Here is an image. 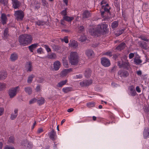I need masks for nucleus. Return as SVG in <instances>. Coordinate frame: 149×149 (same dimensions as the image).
<instances>
[{
	"instance_id": "1",
	"label": "nucleus",
	"mask_w": 149,
	"mask_h": 149,
	"mask_svg": "<svg viewBox=\"0 0 149 149\" xmlns=\"http://www.w3.org/2000/svg\"><path fill=\"white\" fill-rule=\"evenodd\" d=\"M107 26L106 24H99L97 25L96 29L93 28L92 29H90L89 32L93 36H95L97 33H102L107 31Z\"/></svg>"
},
{
	"instance_id": "2",
	"label": "nucleus",
	"mask_w": 149,
	"mask_h": 149,
	"mask_svg": "<svg viewBox=\"0 0 149 149\" xmlns=\"http://www.w3.org/2000/svg\"><path fill=\"white\" fill-rule=\"evenodd\" d=\"M18 40L20 45L26 46L31 42L32 38L30 35L24 34L19 36Z\"/></svg>"
},
{
	"instance_id": "3",
	"label": "nucleus",
	"mask_w": 149,
	"mask_h": 149,
	"mask_svg": "<svg viewBox=\"0 0 149 149\" xmlns=\"http://www.w3.org/2000/svg\"><path fill=\"white\" fill-rule=\"evenodd\" d=\"M69 59L71 65L77 64L78 61V55L77 53L76 52H71Z\"/></svg>"
},
{
	"instance_id": "4",
	"label": "nucleus",
	"mask_w": 149,
	"mask_h": 149,
	"mask_svg": "<svg viewBox=\"0 0 149 149\" xmlns=\"http://www.w3.org/2000/svg\"><path fill=\"white\" fill-rule=\"evenodd\" d=\"M106 1L104 0H102L101 2L102 9L100 10L101 15L102 17H104V14L105 12H109L110 7L109 6L108 4L106 3Z\"/></svg>"
},
{
	"instance_id": "5",
	"label": "nucleus",
	"mask_w": 149,
	"mask_h": 149,
	"mask_svg": "<svg viewBox=\"0 0 149 149\" xmlns=\"http://www.w3.org/2000/svg\"><path fill=\"white\" fill-rule=\"evenodd\" d=\"M127 57L125 56L124 57V59L125 60V62H123L122 59L121 61H118V65L120 68H127L129 66V63L127 60Z\"/></svg>"
},
{
	"instance_id": "6",
	"label": "nucleus",
	"mask_w": 149,
	"mask_h": 149,
	"mask_svg": "<svg viewBox=\"0 0 149 149\" xmlns=\"http://www.w3.org/2000/svg\"><path fill=\"white\" fill-rule=\"evenodd\" d=\"M19 88V87L17 86L9 89L8 94L10 98H13L16 96Z\"/></svg>"
},
{
	"instance_id": "7",
	"label": "nucleus",
	"mask_w": 149,
	"mask_h": 149,
	"mask_svg": "<svg viewBox=\"0 0 149 149\" xmlns=\"http://www.w3.org/2000/svg\"><path fill=\"white\" fill-rule=\"evenodd\" d=\"M14 14L18 20H22L24 16L23 12L21 10L15 11Z\"/></svg>"
},
{
	"instance_id": "8",
	"label": "nucleus",
	"mask_w": 149,
	"mask_h": 149,
	"mask_svg": "<svg viewBox=\"0 0 149 149\" xmlns=\"http://www.w3.org/2000/svg\"><path fill=\"white\" fill-rule=\"evenodd\" d=\"M101 63L105 67H108L111 65L110 60L108 58L103 57L101 58Z\"/></svg>"
},
{
	"instance_id": "9",
	"label": "nucleus",
	"mask_w": 149,
	"mask_h": 149,
	"mask_svg": "<svg viewBox=\"0 0 149 149\" xmlns=\"http://www.w3.org/2000/svg\"><path fill=\"white\" fill-rule=\"evenodd\" d=\"M13 7L15 9L19 8L21 5V3L18 0H12Z\"/></svg>"
},
{
	"instance_id": "10",
	"label": "nucleus",
	"mask_w": 149,
	"mask_h": 149,
	"mask_svg": "<svg viewBox=\"0 0 149 149\" xmlns=\"http://www.w3.org/2000/svg\"><path fill=\"white\" fill-rule=\"evenodd\" d=\"M118 74L121 77H126L128 76L129 73L127 71L120 70L118 72Z\"/></svg>"
},
{
	"instance_id": "11",
	"label": "nucleus",
	"mask_w": 149,
	"mask_h": 149,
	"mask_svg": "<svg viewBox=\"0 0 149 149\" xmlns=\"http://www.w3.org/2000/svg\"><path fill=\"white\" fill-rule=\"evenodd\" d=\"M22 145L26 148L27 149H31L32 147V144L31 143L25 140L22 142Z\"/></svg>"
},
{
	"instance_id": "12",
	"label": "nucleus",
	"mask_w": 149,
	"mask_h": 149,
	"mask_svg": "<svg viewBox=\"0 0 149 149\" xmlns=\"http://www.w3.org/2000/svg\"><path fill=\"white\" fill-rule=\"evenodd\" d=\"M130 91V95L132 96H135L136 94L135 89L134 86L133 85L131 86L128 87Z\"/></svg>"
},
{
	"instance_id": "13",
	"label": "nucleus",
	"mask_w": 149,
	"mask_h": 149,
	"mask_svg": "<svg viewBox=\"0 0 149 149\" xmlns=\"http://www.w3.org/2000/svg\"><path fill=\"white\" fill-rule=\"evenodd\" d=\"M85 54L88 58H91L94 56V52L91 49H88L85 51Z\"/></svg>"
},
{
	"instance_id": "14",
	"label": "nucleus",
	"mask_w": 149,
	"mask_h": 149,
	"mask_svg": "<svg viewBox=\"0 0 149 149\" xmlns=\"http://www.w3.org/2000/svg\"><path fill=\"white\" fill-rule=\"evenodd\" d=\"M25 68L27 72H30L32 71V67L31 63L30 62H28L26 63Z\"/></svg>"
},
{
	"instance_id": "15",
	"label": "nucleus",
	"mask_w": 149,
	"mask_h": 149,
	"mask_svg": "<svg viewBox=\"0 0 149 149\" xmlns=\"http://www.w3.org/2000/svg\"><path fill=\"white\" fill-rule=\"evenodd\" d=\"M50 138L53 140H55L56 138V132L53 129H52L49 134Z\"/></svg>"
},
{
	"instance_id": "16",
	"label": "nucleus",
	"mask_w": 149,
	"mask_h": 149,
	"mask_svg": "<svg viewBox=\"0 0 149 149\" xmlns=\"http://www.w3.org/2000/svg\"><path fill=\"white\" fill-rule=\"evenodd\" d=\"M18 109H15L14 110V112L12 113L10 117V119L12 120H14L16 118L18 115Z\"/></svg>"
},
{
	"instance_id": "17",
	"label": "nucleus",
	"mask_w": 149,
	"mask_h": 149,
	"mask_svg": "<svg viewBox=\"0 0 149 149\" xmlns=\"http://www.w3.org/2000/svg\"><path fill=\"white\" fill-rule=\"evenodd\" d=\"M54 69L55 71H57L60 68L61 64L59 61H55L53 64Z\"/></svg>"
},
{
	"instance_id": "18",
	"label": "nucleus",
	"mask_w": 149,
	"mask_h": 149,
	"mask_svg": "<svg viewBox=\"0 0 149 149\" xmlns=\"http://www.w3.org/2000/svg\"><path fill=\"white\" fill-rule=\"evenodd\" d=\"M72 70L71 69H64L61 73L60 75L62 77L66 76L68 74L71 72Z\"/></svg>"
},
{
	"instance_id": "19",
	"label": "nucleus",
	"mask_w": 149,
	"mask_h": 149,
	"mask_svg": "<svg viewBox=\"0 0 149 149\" xmlns=\"http://www.w3.org/2000/svg\"><path fill=\"white\" fill-rule=\"evenodd\" d=\"M69 46L70 47L72 48H76L78 46V44L77 41L75 40H72V41H70L69 44Z\"/></svg>"
},
{
	"instance_id": "20",
	"label": "nucleus",
	"mask_w": 149,
	"mask_h": 149,
	"mask_svg": "<svg viewBox=\"0 0 149 149\" xmlns=\"http://www.w3.org/2000/svg\"><path fill=\"white\" fill-rule=\"evenodd\" d=\"M1 22L3 25L6 23L7 18L6 15L4 14H2L1 17Z\"/></svg>"
},
{
	"instance_id": "21",
	"label": "nucleus",
	"mask_w": 149,
	"mask_h": 149,
	"mask_svg": "<svg viewBox=\"0 0 149 149\" xmlns=\"http://www.w3.org/2000/svg\"><path fill=\"white\" fill-rule=\"evenodd\" d=\"M38 45V43L33 44L29 46L28 47V48L31 52H33V49L37 47Z\"/></svg>"
},
{
	"instance_id": "22",
	"label": "nucleus",
	"mask_w": 149,
	"mask_h": 149,
	"mask_svg": "<svg viewBox=\"0 0 149 149\" xmlns=\"http://www.w3.org/2000/svg\"><path fill=\"white\" fill-rule=\"evenodd\" d=\"M134 59V63L136 65H139L142 62V61L140 59L139 57H136Z\"/></svg>"
},
{
	"instance_id": "23",
	"label": "nucleus",
	"mask_w": 149,
	"mask_h": 149,
	"mask_svg": "<svg viewBox=\"0 0 149 149\" xmlns=\"http://www.w3.org/2000/svg\"><path fill=\"white\" fill-rule=\"evenodd\" d=\"M91 16V14L89 11L85 10L84 11L83 14V17L84 18H87L90 17Z\"/></svg>"
},
{
	"instance_id": "24",
	"label": "nucleus",
	"mask_w": 149,
	"mask_h": 149,
	"mask_svg": "<svg viewBox=\"0 0 149 149\" xmlns=\"http://www.w3.org/2000/svg\"><path fill=\"white\" fill-rule=\"evenodd\" d=\"M91 71L89 69H86L84 73V76L86 78H88L91 75Z\"/></svg>"
},
{
	"instance_id": "25",
	"label": "nucleus",
	"mask_w": 149,
	"mask_h": 149,
	"mask_svg": "<svg viewBox=\"0 0 149 149\" xmlns=\"http://www.w3.org/2000/svg\"><path fill=\"white\" fill-rule=\"evenodd\" d=\"M125 43L124 42L121 43L116 48L118 50H120L124 49L125 47Z\"/></svg>"
},
{
	"instance_id": "26",
	"label": "nucleus",
	"mask_w": 149,
	"mask_h": 149,
	"mask_svg": "<svg viewBox=\"0 0 149 149\" xmlns=\"http://www.w3.org/2000/svg\"><path fill=\"white\" fill-rule=\"evenodd\" d=\"M52 47L53 50L56 52H58L61 49L59 46L54 44L52 45Z\"/></svg>"
},
{
	"instance_id": "27",
	"label": "nucleus",
	"mask_w": 149,
	"mask_h": 149,
	"mask_svg": "<svg viewBox=\"0 0 149 149\" xmlns=\"http://www.w3.org/2000/svg\"><path fill=\"white\" fill-rule=\"evenodd\" d=\"M25 91L28 95H30L32 93V89L30 87H26L24 88Z\"/></svg>"
},
{
	"instance_id": "28",
	"label": "nucleus",
	"mask_w": 149,
	"mask_h": 149,
	"mask_svg": "<svg viewBox=\"0 0 149 149\" xmlns=\"http://www.w3.org/2000/svg\"><path fill=\"white\" fill-rule=\"evenodd\" d=\"M18 58L17 55L15 53L12 54L10 56V59L12 61H15Z\"/></svg>"
},
{
	"instance_id": "29",
	"label": "nucleus",
	"mask_w": 149,
	"mask_h": 149,
	"mask_svg": "<svg viewBox=\"0 0 149 149\" xmlns=\"http://www.w3.org/2000/svg\"><path fill=\"white\" fill-rule=\"evenodd\" d=\"M67 80H65L63 81H61L58 83L57 85V86L58 87H62L63 86L65 85L67 82Z\"/></svg>"
},
{
	"instance_id": "30",
	"label": "nucleus",
	"mask_w": 149,
	"mask_h": 149,
	"mask_svg": "<svg viewBox=\"0 0 149 149\" xmlns=\"http://www.w3.org/2000/svg\"><path fill=\"white\" fill-rule=\"evenodd\" d=\"M7 73L5 72L0 73V80H2L5 79L7 77Z\"/></svg>"
},
{
	"instance_id": "31",
	"label": "nucleus",
	"mask_w": 149,
	"mask_h": 149,
	"mask_svg": "<svg viewBox=\"0 0 149 149\" xmlns=\"http://www.w3.org/2000/svg\"><path fill=\"white\" fill-rule=\"evenodd\" d=\"M143 136L145 138H147L149 136V130L148 128L145 129L143 132Z\"/></svg>"
},
{
	"instance_id": "32",
	"label": "nucleus",
	"mask_w": 149,
	"mask_h": 149,
	"mask_svg": "<svg viewBox=\"0 0 149 149\" xmlns=\"http://www.w3.org/2000/svg\"><path fill=\"white\" fill-rule=\"evenodd\" d=\"M63 20H64L68 22H71L74 18L72 17H68V16H64L63 18Z\"/></svg>"
},
{
	"instance_id": "33",
	"label": "nucleus",
	"mask_w": 149,
	"mask_h": 149,
	"mask_svg": "<svg viewBox=\"0 0 149 149\" xmlns=\"http://www.w3.org/2000/svg\"><path fill=\"white\" fill-rule=\"evenodd\" d=\"M72 90V89L70 87H65L63 88L62 89L63 91L65 93H67L71 91Z\"/></svg>"
},
{
	"instance_id": "34",
	"label": "nucleus",
	"mask_w": 149,
	"mask_h": 149,
	"mask_svg": "<svg viewBox=\"0 0 149 149\" xmlns=\"http://www.w3.org/2000/svg\"><path fill=\"white\" fill-rule=\"evenodd\" d=\"M47 57L49 59H55L56 57V55L54 53H52L51 54L48 55Z\"/></svg>"
},
{
	"instance_id": "35",
	"label": "nucleus",
	"mask_w": 149,
	"mask_h": 149,
	"mask_svg": "<svg viewBox=\"0 0 149 149\" xmlns=\"http://www.w3.org/2000/svg\"><path fill=\"white\" fill-rule=\"evenodd\" d=\"M84 30V27L82 26H79L77 27V31L79 33L82 32Z\"/></svg>"
},
{
	"instance_id": "36",
	"label": "nucleus",
	"mask_w": 149,
	"mask_h": 149,
	"mask_svg": "<svg viewBox=\"0 0 149 149\" xmlns=\"http://www.w3.org/2000/svg\"><path fill=\"white\" fill-rule=\"evenodd\" d=\"M95 103L94 102H91L87 103L86 104V106L89 108H91L94 106Z\"/></svg>"
},
{
	"instance_id": "37",
	"label": "nucleus",
	"mask_w": 149,
	"mask_h": 149,
	"mask_svg": "<svg viewBox=\"0 0 149 149\" xmlns=\"http://www.w3.org/2000/svg\"><path fill=\"white\" fill-rule=\"evenodd\" d=\"M38 103L39 105H42L45 102V100L43 98H41L38 100Z\"/></svg>"
},
{
	"instance_id": "38",
	"label": "nucleus",
	"mask_w": 149,
	"mask_h": 149,
	"mask_svg": "<svg viewBox=\"0 0 149 149\" xmlns=\"http://www.w3.org/2000/svg\"><path fill=\"white\" fill-rule=\"evenodd\" d=\"M82 77V75L81 74H78L76 75L75 76H74L73 77V78L74 79H81Z\"/></svg>"
},
{
	"instance_id": "39",
	"label": "nucleus",
	"mask_w": 149,
	"mask_h": 149,
	"mask_svg": "<svg viewBox=\"0 0 149 149\" xmlns=\"http://www.w3.org/2000/svg\"><path fill=\"white\" fill-rule=\"evenodd\" d=\"M118 25V22L117 21H114L111 24V27L113 28H115L117 27Z\"/></svg>"
},
{
	"instance_id": "40",
	"label": "nucleus",
	"mask_w": 149,
	"mask_h": 149,
	"mask_svg": "<svg viewBox=\"0 0 149 149\" xmlns=\"http://www.w3.org/2000/svg\"><path fill=\"white\" fill-rule=\"evenodd\" d=\"M87 39V38L86 36L83 35L81 36L79 38V40L81 42H83Z\"/></svg>"
},
{
	"instance_id": "41",
	"label": "nucleus",
	"mask_w": 149,
	"mask_h": 149,
	"mask_svg": "<svg viewBox=\"0 0 149 149\" xmlns=\"http://www.w3.org/2000/svg\"><path fill=\"white\" fill-rule=\"evenodd\" d=\"M140 46L141 47L144 49H146L147 46L146 43L145 42H142L141 43Z\"/></svg>"
},
{
	"instance_id": "42",
	"label": "nucleus",
	"mask_w": 149,
	"mask_h": 149,
	"mask_svg": "<svg viewBox=\"0 0 149 149\" xmlns=\"http://www.w3.org/2000/svg\"><path fill=\"white\" fill-rule=\"evenodd\" d=\"M34 77V76L33 75H30L28 78L27 79V82L28 83H30L32 81L33 78Z\"/></svg>"
},
{
	"instance_id": "43",
	"label": "nucleus",
	"mask_w": 149,
	"mask_h": 149,
	"mask_svg": "<svg viewBox=\"0 0 149 149\" xmlns=\"http://www.w3.org/2000/svg\"><path fill=\"white\" fill-rule=\"evenodd\" d=\"M86 84V86H89L91 85L93 82V81L91 80H87L86 79L84 80Z\"/></svg>"
},
{
	"instance_id": "44",
	"label": "nucleus",
	"mask_w": 149,
	"mask_h": 149,
	"mask_svg": "<svg viewBox=\"0 0 149 149\" xmlns=\"http://www.w3.org/2000/svg\"><path fill=\"white\" fill-rule=\"evenodd\" d=\"M6 87V84L3 83H0V91L4 89Z\"/></svg>"
},
{
	"instance_id": "45",
	"label": "nucleus",
	"mask_w": 149,
	"mask_h": 149,
	"mask_svg": "<svg viewBox=\"0 0 149 149\" xmlns=\"http://www.w3.org/2000/svg\"><path fill=\"white\" fill-rule=\"evenodd\" d=\"M124 29H123L120 30L118 31L117 33H116V36H118L122 34L124 32Z\"/></svg>"
},
{
	"instance_id": "46",
	"label": "nucleus",
	"mask_w": 149,
	"mask_h": 149,
	"mask_svg": "<svg viewBox=\"0 0 149 149\" xmlns=\"http://www.w3.org/2000/svg\"><path fill=\"white\" fill-rule=\"evenodd\" d=\"M14 141V138L13 136H10L8 140L9 143H13Z\"/></svg>"
},
{
	"instance_id": "47",
	"label": "nucleus",
	"mask_w": 149,
	"mask_h": 149,
	"mask_svg": "<svg viewBox=\"0 0 149 149\" xmlns=\"http://www.w3.org/2000/svg\"><path fill=\"white\" fill-rule=\"evenodd\" d=\"M4 35L6 38L8 36V29L7 28H6L4 30Z\"/></svg>"
},
{
	"instance_id": "48",
	"label": "nucleus",
	"mask_w": 149,
	"mask_h": 149,
	"mask_svg": "<svg viewBox=\"0 0 149 149\" xmlns=\"http://www.w3.org/2000/svg\"><path fill=\"white\" fill-rule=\"evenodd\" d=\"M63 65L65 68H68L69 67L68 62L67 60H63Z\"/></svg>"
},
{
	"instance_id": "49",
	"label": "nucleus",
	"mask_w": 149,
	"mask_h": 149,
	"mask_svg": "<svg viewBox=\"0 0 149 149\" xmlns=\"http://www.w3.org/2000/svg\"><path fill=\"white\" fill-rule=\"evenodd\" d=\"M61 40L62 41H64V42L66 43H67L68 42V37L65 36L64 37V38L63 39H61Z\"/></svg>"
},
{
	"instance_id": "50",
	"label": "nucleus",
	"mask_w": 149,
	"mask_h": 149,
	"mask_svg": "<svg viewBox=\"0 0 149 149\" xmlns=\"http://www.w3.org/2000/svg\"><path fill=\"white\" fill-rule=\"evenodd\" d=\"M43 47L45 49L47 52H49L51 51V49L47 45H44Z\"/></svg>"
},
{
	"instance_id": "51",
	"label": "nucleus",
	"mask_w": 149,
	"mask_h": 149,
	"mask_svg": "<svg viewBox=\"0 0 149 149\" xmlns=\"http://www.w3.org/2000/svg\"><path fill=\"white\" fill-rule=\"evenodd\" d=\"M0 3L5 6L7 4L8 1L7 0H0Z\"/></svg>"
},
{
	"instance_id": "52",
	"label": "nucleus",
	"mask_w": 149,
	"mask_h": 149,
	"mask_svg": "<svg viewBox=\"0 0 149 149\" xmlns=\"http://www.w3.org/2000/svg\"><path fill=\"white\" fill-rule=\"evenodd\" d=\"M141 39L144 41L148 42L149 41V40L147 38L143 36H141L140 37Z\"/></svg>"
},
{
	"instance_id": "53",
	"label": "nucleus",
	"mask_w": 149,
	"mask_h": 149,
	"mask_svg": "<svg viewBox=\"0 0 149 149\" xmlns=\"http://www.w3.org/2000/svg\"><path fill=\"white\" fill-rule=\"evenodd\" d=\"M44 24V22L40 21H38L36 22V24L38 26L42 25Z\"/></svg>"
},
{
	"instance_id": "54",
	"label": "nucleus",
	"mask_w": 149,
	"mask_h": 149,
	"mask_svg": "<svg viewBox=\"0 0 149 149\" xmlns=\"http://www.w3.org/2000/svg\"><path fill=\"white\" fill-rule=\"evenodd\" d=\"M85 80H83V81L80 82V85L81 86H86V84L85 82Z\"/></svg>"
},
{
	"instance_id": "55",
	"label": "nucleus",
	"mask_w": 149,
	"mask_h": 149,
	"mask_svg": "<svg viewBox=\"0 0 149 149\" xmlns=\"http://www.w3.org/2000/svg\"><path fill=\"white\" fill-rule=\"evenodd\" d=\"M37 100L36 98L32 99L30 100L29 104H31L34 103L36 102Z\"/></svg>"
},
{
	"instance_id": "56",
	"label": "nucleus",
	"mask_w": 149,
	"mask_h": 149,
	"mask_svg": "<svg viewBox=\"0 0 149 149\" xmlns=\"http://www.w3.org/2000/svg\"><path fill=\"white\" fill-rule=\"evenodd\" d=\"M104 55H107L108 56H109L110 57L112 56V53L111 52H105L104 54Z\"/></svg>"
},
{
	"instance_id": "57",
	"label": "nucleus",
	"mask_w": 149,
	"mask_h": 149,
	"mask_svg": "<svg viewBox=\"0 0 149 149\" xmlns=\"http://www.w3.org/2000/svg\"><path fill=\"white\" fill-rule=\"evenodd\" d=\"M42 5L44 6H47L48 5V3L46 1V0H42Z\"/></svg>"
},
{
	"instance_id": "58",
	"label": "nucleus",
	"mask_w": 149,
	"mask_h": 149,
	"mask_svg": "<svg viewBox=\"0 0 149 149\" xmlns=\"http://www.w3.org/2000/svg\"><path fill=\"white\" fill-rule=\"evenodd\" d=\"M4 109L2 107H0V116H1L4 111Z\"/></svg>"
},
{
	"instance_id": "59",
	"label": "nucleus",
	"mask_w": 149,
	"mask_h": 149,
	"mask_svg": "<svg viewBox=\"0 0 149 149\" xmlns=\"http://www.w3.org/2000/svg\"><path fill=\"white\" fill-rule=\"evenodd\" d=\"M61 14L63 15H65L67 14V11L66 10H65L62 11L61 13Z\"/></svg>"
},
{
	"instance_id": "60",
	"label": "nucleus",
	"mask_w": 149,
	"mask_h": 149,
	"mask_svg": "<svg viewBox=\"0 0 149 149\" xmlns=\"http://www.w3.org/2000/svg\"><path fill=\"white\" fill-rule=\"evenodd\" d=\"M37 81L39 83H42L43 82L44 80L43 78H38L37 79Z\"/></svg>"
},
{
	"instance_id": "61",
	"label": "nucleus",
	"mask_w": 149,
	"mask_h": 149,
	"mask_svg": "<svg viewBox=\"0 0 149 149\" xmlns=\"http://www.w3.org/2000/svg\"><path fill=\"white\" fill-rule=\"evenodd\" d=\"M134 56V54L133 53H130L129 56V57L130 59L132 58Z\"/></svg>"
},
{
	"instance_id": "62",
	"label": "nucleus",
	"mask_w": 149,
	"mask_h": 149,
	"mask_svg": "<svg viewBox=\"0 0 149 149\" xmlns=\"http://www.w3.org/2000/svg\"><path fill=\"white\" fill-rule=\"evenodd\" d=\"M136 90L137 92L139 93H140L141 92L140 88L139 86H137L136 88Z\"/></svg>"
},
{
	"instance_id": "63",
	"label": "nucleus",
	"mask_w": 149,
	"mask_h": 149,
	"mask_svg": "<svg viewBox=\"0 0 149 149\" xmlns=\"http://www.w3.org/2000/svg\"><path fill=\"white\" fill-rule=\"evenodd\" d=\"M42 51V49L41 48H40L38 49L37 50V52L40 54H41V52Z\"/></svg>"
},
{
	"instance_id": "64",
	"label": "nucleus",
	"mask_w": 149,
	"mask_h": 149,
	"mask_svg": "<svg viewBox=\"0 0 149 149\" xmlns=\"http://www.w3.org/2000/svg\"><path fill=\"white\" fill-rule=\"evenodd\" d=\"M4 149H15L13 147H10L8 146H7L5 147Z\"/></svg>"
}]
</instances>
